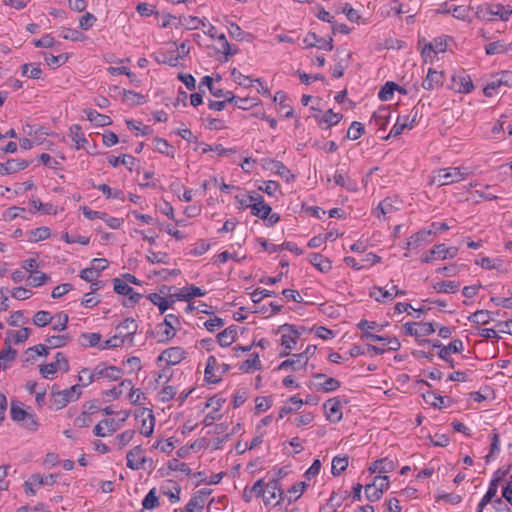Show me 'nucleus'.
<instances>
[{
	"mask_svg": "<svg viewBox=\"0 0 512 512\" xmlns=\"http://www.w3.org/2000/svg\"><path fill=\"white\" fill-rule=\"evenodd\" d=\"M83 374H88L87 381L83 383V386L86 387L90 385L95 378H107L112 381L118 380L121 378L123 371L121 368L116 366H106L105 364H99L94 368L92 372H90L88 368H83L78 376L79 381H83Z\"/></svg>",
	"mask_w": 512,
	"mask_h": 512,
	"instance_id": "obj_1",
	"label": "nucleus"
},
{
	"mask_svg": "<svg viewBox=\"0 0 512 512\" xmlns=\"http://www.w3.org/2000/svg\"><path fill=\"white\" fill-rule=\"evenodd\" d=\"M469 174V169L465 167L443 168L436 171L431 179V183L438 187L450 185L462 181Z\"/></svg>",
	"mask_w": 512,
	"mask_h": 512,
	"instance_id": "obj_2",
	"label": "nucleus"
},
{
	"mask_svg": "<svg viewBox=\"0 0 512 512\" xmlns=\"http://www.w3.org/2000/svg\"><path fill=\"white\" fill-rule=\"evenodd\" d=\"M81 387L79 384L71 386L69 389L59 391L56 386H52L51 394L56 404V409L64 408L69 402L77 400L81 395Z\"/></svg>",
	"mask_w": 512,
	"mask_h": 512,
	"instance_id": "obj_3",
	"label": "nucleus"
},
{
	"mask_svg": "<svg viewBox=\"0 0 512 512\" xmlns=\"http://www.w3.org/2000/svg\"><path fill=\"white\" fill-rule=\"evenodd\" d=\"M278 330L282 333L281 345L285 348V351L280 353V357L288 356L290 354V350L294 348L301 334L294 325L287 323L281 325Z\"/></svg>",
	"mask_w": 512,
	"mask_h": 512,
	"instance_id": "obj_4",
	"label": "nucleus"
},
{
	"mask_svg": "<svg viewBox=\"0 0 512 512\" xmlns=\"http://www.w3.org/2000/svg\"><path fill=\"white\" fill-rule=\"evenodd\" d=\"M144 450L141 445L132 448L126 455L127 466L132 470L146 469L145 463L149 462V469H154V462L151 458L143 456Z\"/></svg>",
	"mask_w": 512,
	"mask_h": 512,
	"instance_id": "obj_5",
	"label": "nucleus"
},
{
	"mask_svg": "<svg viewBox=\"0 0 512 512\" xmlns=\"http://www.w3.org/2000/svg\"><path fill=\"white\" fill-rule=\"evenodd\" d=\"M458 253L457 247H445L444 244H438L435 245L431 250L427 252V254L422 257L421 261L423 263H430L432 262L436 257H438L441 260H445L448 258H454Z\"/></svg>",
	"mask_w": 512,
	"mask_h": 512,
	"instance_id": "obj_6",
	"label": "nucleus"
},
{
	"mask_svg": "<svg viewBox=\"0 0 512 512\" xmlns=\"http://www.w3.org/2000/svg\"><path fill=\"white\" fill-rule=\"evenodd\" d=\"M179 324V318L174 314H167L164 321L158 327H165L164 330L159 332V343H166L175 336L176 326Z\"/></svg>",
	"mask_w": 512,
	"mask_h": 512,
	"instance_id": "obj_7",
	"label": "nucleus"
},
{
	"mask_svg": "<svg viewBox=\"0 0 512 512\" xmlns=\"http://www.w3.org/2000/svg\"><path fill=\"white\" fill-rule=\"evenodd\" d=\"M186 358V351L179 346L165 349L157 358V362L165 361L168 366L177 365Z\"/></svg>",
	"mask_w": 512,
	"mask_h": 512,
	"instance_id": "obj_8",
	"label": "nucleus"
},
{
	"mask_svg": "<svg viewBox=\"0 0 512 512\" xmlns=\"http://www.w3.org/2000/svg\"><path fill=\"white\" fill-rule=\"evenodd\" d=\"M250 201H253L251 206V214L262 220H266V218H268L269 214L272 212V208L270 205L264 202L263 196L257 193H252Z\"/></svg>",
	"mask_w": 512,
	"mask_h": 512,
	"instance_id": "obj_9",
	"label": "nucleus"
},
{
	"mask_svg": "<svg viewBox=\"0 0 512 512\" xmlns=\"http://www.w3.org/2000/svg\"><path fill=\"white\" fill-rule=\"evenodd\" d=\"M264 486L266 493L262 497L265 505H269L271 500L275 499L277 495L280 499L277 501L276 505L280 504L282 500L286 499V495H284L283 489L281 488L280 483H278V479H271Z\"/></svg>",
	"mask_w": 512,
	"mask_h": 512,
	"instance_id": "obj_10",
	"label": "nucleus"
},
{
	"mask_svg": "<svg viewBox=\"0 0 512 512\" xmlns=\"http://www.w3.org/2000/svg\"><path fill=\"white\" fill-rule=\"evenodd\" d=\"M211 492L212 490L206 488L199 490L186 504L185 512H201Z\"/></svg>",
	"mask_w": 512,
	"mask_h": 512,
	"instance_id": "obj_11",
	"label": "nucleus"
},
{
	"mask_svg": "<svg viewBox=\"0 0 512 512\" xmlns=\"http://www.w3.org/2000/svg\"><path fill=\"white\" fill-rule=\"evenodd\" d=\"M341 401L338 398H331L324 403L326 416L332 423H337L342 419Z\"/></svg>",
	"mask_w": 512,
	"mask_h": 512,
	"instance_id": "obj_12",
	"label": "nucleus"
},
{
	"mask_svg": "<svg viewBox=\"0 0 512 512\" xmlns=\"http://www.w3.org/2000/svg\"><path fill=\"white\" fill-rule=\"evenodd\" d=\"M392 290L394 294L390 291L384 290L382 287L374 286L370 291V297L374 298L377 302H385L386 300L392 301L397 295H405L406 292L398 289L397 286H393Z\"/></svg>",
	"mask_w": 512,
	"mask_h": 512,
	"instance_id": "obj_13",
	"label": "nucleus"
},
{
	"mask_svg": "<svg viewBox=\"0 0 512 512\" xmlns=\"http://www.w3.org/2000/svg\"><path fill=\"white\" fill-rule=\"evenodd\" d=\"M29 162L24 159H8L5 163L0 162V174L9 175L24 170Z\"/></svg>",
	"mask_w": 512,
	"mask_h": 512,
	"instance_id": "obj_14",
	"label": "nucleus"
},
{
	"mask_svg": "<svg viewBox=\"0 0 512 512\" xmlns=\"http://www.w3.org/2000/svg\"><path fill=\"white\" fill-rule=\"evenodd\" d=\"M119 425L114 419H103L95 425L93 433L97 437H105L111 435L118 430Z\"/></svg>",
	"mask_w": 512,
	"mask_h": 512,
	"instance_id": "obj_15",
	"label": "nucleus"
},
{
	"mask_svg": "<svg viewBox=\"0 0 512 512\" xmlns=\"http://www.w3.org/2000/svg\"><path fill=\"white\" fill-rule=\"evenodd\" d=\"M433 235L435 232L432 229H422L408 239L406 248H417L424 242H430Z\"/></svg>",
	"mask_w": 512,
	"mask_h": 512,
	"instance_id": "obj_16",
	"label": "nucleus"
},
{
	"mask_svg": "<svg viewBox=\"0 0 512 512\" xmlns=\"http://www.w3.org/2000/svg\"><path fill=\"white\" fill-rule=\"evenodd\" d=\"M397 467V462L385 457L378 459L372 463L369 467V471L371 474L373 473H389L392 472Z\"/></svg>",
	"mask_w": 512,
	"mask_h": 512,
	"instance_id": "obj_17",
	"label": "nucleus"
},
{
	"mask_svg": "<svg viewBox=\"0 0 512 512\" xmlns=\"http://www.w3.org/2000/svg\"><path fill=\"white\" fill-rule=\"evenodd\" d=\"M443 77L442 72L429 68L427 76L422 83V87L425 90H433L436 87H440L443 84Z\"/></svg>",
	"mask_w": 512,
	"mask_h": 512,
	"instance_id": "obj_18",
	"label": "nucleus"
},
{
	"mask_svg": "<svg viewBox=\"0 0 512 512\" xmlns=\"http://www.w3.org/2000/svg\"><path fill=\"white\" fill-rule=\"evenodd\" d=\"M453 89L459 93H470L474 89V84L469 75L463 74L452 78Z\"/></svg>",
	"mask_w": 512,
	"mask_h": 512,
	"instance_id": "obj_19",
	"label": "nucleus"
},
{
	"mask_svg": "<svg viewBox=\"0 0 512 512\" xmlns=\"http://www.w3.org/2000/svg\"><path fill=\"white\" fill-rule=\"evenodd\" d=\"M313 377L316 379H325L323 383L316 384V390L317 391H323V392H331L335 391L340 387V382L333 378V377H326L323 373H315L313 374Z\"/></svg>",
	"mask_w": 512,
	"mask_h": 512,
	"instance_id": "obj_20",
	"label": "nucleus"
},
{
	"mask_svg": "<svg viewBox=\"0 0 512 512\" xmlns=\"http://www.w3.org/2000/svg\"><path fill=\"white\" fill-rule=\"evenodd\" d=\"M307 364L303 360V356L293 354L290 358L284 360L279 364L277 370H286L290 368L292 371H297L306 368Z\"/></svg>",
	"mask_w": 512,
	"mask_h": 512,
	"instance_id": "obj_21",
	"label": "nucleus"
},
{
	"mask_svg": "<svg viewBox=\"0 0 512 512\" xmlns=\"http://www.w3.org/2000/svg\"><path fill=\"white\" fill-rule=\"evenodd\" d=\"M237 337V326L231 325L218 333L217 335V341L220 346L222 347H228L230 346Z\"/></svg>",
	"mask_w": 512,
	"mask_h": 512,
	"instance_id": "obj_22",
	"label": "nucleus"
},
{
	"mask_svg": "<svg viewBox=\"0 0 512 512\" xmlns=\"http://www.w3.org/2000/svg\"><path fill=\"white\" fill-rule=\"evenodd\" d=\"M309 262L319 271L327 273L332 269V262L319 253H311L308 256Z\"/></svg>",
	"mask_w": 512,
	"mask_h": 512,
	"instance_id": "obj_23",
	"label": "nucleus"
},
{
	"mask_svg": "<svg viewBox=\"0 0 512 512\" xmlns=\"http://www.w3.org/2000/svg\"><path fill=\"white\" fill-rule=\"evenodd\" d=\"M84 113L87 119L98 127H104L112 124V120L109 116L100 114L94 109H86Z\"/></svg>",
	"mask_w": 512,
	"mask_h": 512,
	"instance_id": "obj_24",
	"label": "nucleus"
},
{
	"mask_svg": "<svg viewBox=\"0 0 512 512\" xmlns=\"http://www.w3.org/2000/svg\"><path fill=\"white\" fill-rule=\"evenodd\" d=\"M397 202V199L386 197L379 203L378 207L374 211V214L376 215V217L381 218L382 216L384 217L386 214L398 210L399 207L395 205V203Z\"/></svg>",
	"mask_w": 512,
	"mask_h": 512,
	"instance_id": "obj_25",
	"label": "nucleus"
},
{
	"mask_svg": "<svg viewBox=\"0 0 512 512\" xmlns=\"http://www.w3.org/2000/svg\"><path fill=\"white\" fill-rule=\"evenodd\" d=\"M447 49V41L443 37L435 38L432 42L425 45L422 49V56L425 57L431 52L436 54L445 52Z\"/></svg>",
	"mask_w": 512,
	"mask_h": 512,
	"instance_id": "obj_26",
	"label": "nucleus"
},
{
	"mask_svg": "<svg viewBox=\"0 0 512 512\" xmlns=\"http://www.w3.org/2000/svg\"><path fill=\"white\" fill-rule=\"evenodd\" d=\"M49 353V347L43 344H38L33 347H29L23 357L24 363L33 362L36 356H47Z\"/></svg>",
	"mask_w": 512,
	"mask_h": 512,
	"instance_id": "obj_27",
	"label": "nucleus"
},
{
	"mask_svg": "<svg viewBox=\"0 0 512 512\" xmlns=\"http://www.w3.org/2000/svg\"><path fill=\"white\" fill-rule=\"evenodd\" d=\"M264 485V479H259L250 489L246 487L243 491V500L248 503L252 500L253 495L256 497L264 496L266 493V490H264Z\"/></svg>",
	"mask_w": 512,
	"mask_h": 512,
	"instance_id": "obj_28",
	"label": "nucleus"
},
{
	"mask_svg": "<svg viewBox=\"0 0 512 512\" xmlns=\"http://www.w3.org/2000/svg\"><path fill=\"white\" fill-rule=\"evenodd\" d=\"M485 52L487 55H495L502 53L512 54V42L509 44H505L502 41L491 42L485 46Z\"/></svg>",
	"mask_w": 512,
	"mask_h": 512,
	"instance_id": "obj_29",
	"label": "nucleus"
},
{
	"mask_svg": "<svg viewBox=\"0 0 512 512\" xmlns=\"http://www.w3.org/2000/svg\"><path fill=\"white\" fill-rule=\"evenodd\" d=\"M494 315L498 316L499 312H490L488 310H478L475 313L471 314L468 317V320L474 324L485 325L488 324L491 320H494Z\"/></svg>",
	"mask_w": 512,
	"mask_h": 512,
	"instance_id": "obj_30",
	"label": "nucleus"
},
{
	"mask_svg": "<svg viewBox=\"0 0 512 512\" xmlns=\"http://www.w3.org/2000/svg\"><path fill=\"white\" fill-rule=\"evenodd\" d=\"M390 118V112L388 108L382 107L379 108L376 112L373 113L371 122H374L375 125L379 127V129H386Z\"/></svg>",
	"mask_w": 512,
	"mask_h": 512,
	"instance_id": "obj_31",
	"label": "nucleus"
},
{
	"mask_svg": "<svg viewBox=\"0 0 512 512\" xmlns=\"http://www.w3.org/2000/svg\"><path fill=\"white\" fill-rule=\"evenodd\" d=\"M308 486H309V484L304 482V481H300V482L295 483L288 490V494L289 495H286V499L288 501V504H291L294 501L298 500L300 498V496L304 493V491L308 488Z\"/></svg>",
	"mask_w": 512,
	"mask_h": 512,
	"instance_id": "obj_32",
	"label": "nucleus"
},
{
	"mask_svg": "<svg viewBox=\"0 0 512 512\" xmlns=\"http://www.w3.org/2000/svg\"><path fill=\"white\" fill-rule=\"evenodd\" d=\"M147 298L158 307L161 314L165 313L174 303L173 299L171 301L166 300L158 293H151Z\"/></svg>",
	"mask_w": 512,
	"mask_h": 512,
	"instance_id": "obj_33",
	"label": "nucleus"
},
{
	"mask_svg": "<svg viewBox=\"0 0 512 512\" xmlns=\"http://www.w3.org/2000/svg\"><path fill=\"white\" fill-rule=\"evenodd\" d=\"M108 163L112 167H117L119 164L125 165L130 171L133 169V165L136 162V159L131 155L124 154L123 156L114 157L110 156L108 157Z\"/></svg>",
	"mask_w": 512,
	"mask_h": 512,
	"instance_id": "obj_34",
	"label": "nucleus"
},
{
	"mask_svg": "<svg viewBox=\"0 0 512 512\" xmlns=\"http://www.w3.org/2000/svg\"><path fill=\"white\" fill-rule=\"evenodd\" d=\"M460 284L456 281H441L433 285V289L438 293H456Z\"/></svg>",
	"mask_w": 512,
	"mask_h": 512,
	"instance_id": "obj_35",
	"label": "nucleus"
},
{
	"mask_svg": "<svg viewBox=\"0 0 512 512\" xmlns=\"http://www.w3.org/2000/svg\"><path fill=\"white\" fill-rule=\"evenodd\" d=\"M123 388L132 390L133 382L130 379H124L119 383L118 386H114L112 389L105 391L103 394L113 399H117L123 393Z\"/></svg>",
	"mask_w": 512,
	"mask_h": 512,
	"instance_id": "obj_36",
	"label": "nucleus"
},
{
	"mask_svg": "<svg viewBox=\"0 0 512 512\" xmlns=\"http://www.w3.org/2000/svg\"><path fill=\"white\" fill-rule=\"evenodd\" d=\"M21 72L23 76L29 77L31 79H40L42 76V70L40 68V63L33 64H23L21 66Z\"/></svg>",
	"mask_w": 512,
	"mask_h": 512,
	"instance_id": "obj_37",
	"label": "nucleus"
},
{
	"mask_svg": "<svg viewBox=\"0 0 512 512\" xmlns=\"http://www.w3.org/2000/svg\"><path fill=\"white\" fill-rule=\"evenodd\" d=\"M398 89V84L392 81L386 82L378 93V97L381 101H389L392 99L394 92Z\"/></svg>",
	"mask_w": 512,
	"mask_h": 512,
	"instance_id": "obj_38",
	"label": "nucleus"
},
{
	"mask_svg": "<svg viewBox=\"0 0 512 512\" xmlns=\"http://www.w3.org/2000/svg\"><path fill=\"white\" fill-rule=\"evenodd\" d=\"M21 405L22 404L18 401L11 402L10 416L11 419L15 422H21L22 420H25L29 414L21 407Z\"/></svg>",
	"mask_w": 512,
	"mask_h": 512,
	"instance_id": "obj_39",
	"label": "nucleus"
},
{
	"mask_svg": "<svg viewBox=\"0 0 512 512\" xmlns=\"http://www.w3.org/2000/svg\"><path fill=\"white\" fill-rule=\"evenodd\" d=\"M70 135L72 141L76 144V149H80L84 146V143L87 142L84 134L82 133V128L78 124H74L70 127Z\"/></svg>",
	"mask_w": 512,
	"mask_h": 512,
	"instance_id": "obj_40",
	"label": "nucleus"
},
{
	"mask_svg": "<svg viewBox=\"0 0 512 512\" xmlns=\"http://www.w3.org/2000/svg\"><path fill=\"white\" fill-rule=\"evenodd\" d=\"M17 356V351L12 347L2 349L0 352V370H6L9 367V362H12Z\"/></svg>",
	"mask_w": 512,
	"mask_h": 512,
	"instance_id": "obj_41",
	"label": "nucleus"
},
{
	"mask_svg": "<svg viewBox=\"0 0 512 512\" xmlns=\"http://www.w3.org/2000/svg\"><path fill=\"white\" fill-rule=\"evenodd\" d=\"M511 465H508L506 468H499L493 475L492 480L490 481L488 489H492L497 494L498 486L502 479L510 472Z\"/></svg>",
	"mask_w": 512,
	"mask_h": 512,
	"instance_id": "obj_42",
	"label": "nucleus"
},
{
	"mask_svg": "<svg viewBox=\"0 0 512 512\" xmlns=\"http://www.w3.org/2000/svg\"><path fill=\"white\" fill-rule=\"evenodd\" d=\"M351 53H346L345 58L336 59V64L333 67L332 75L334 78H341L344 74V70L348 67L351 58Z\"/></svg>",
	"mask_w": 512,
	"mask_h": 512,
	"instance_id": "obj_43",
	"label": "nucleus"
},
{
	"mask_svg": "<svg viewBox=\"0 0 512 512\" xmlns=\"http://www.w3.org/2000/svg\"><path fill=\"white\" fill-rule=\"evenodd\" d=\"M50 236V229L48 227L42 226L35 228L29 232L28 241L30 242H38L41 240H45Z\"/></svg>",
	"mask_w": 512,
	"mask_h": 512,
	"instance_id": "obj_44",
	"label": "nucleus"
},
{
	"mask_svg": "<svg viewBox=\"0 0 512 512\" xmlns=\"http://www.w3.org/2000/svg\"><path fill=\"white\" fill-rule=\"evenodd\" d=\"M487 13L490 16H498L501 20L507 21L512 13V10L505 9L501 4L491 5L487 9Z\"/></svg>",
	"mask_w": 512,
	"mask_h": 512,
	"instance_id": "obj_45",
	"label": "nucleus"
},
{
	"mask_svg": "<svg viewBox=\"0 0 512 512\" xmlns=\"http://www.w3.org/2000/svg\"><path fill=\"white\" fill-rule=\"evenodd\" d=\"M53 319L54 317L48 311L41 310L34 314L32 321L34 325L44 327L50 324Z\"/></svg>",
	"mask_w": 512,
	"mask_h": 512,
	"instance_id": "obj_46",
	"label": "nucleus"
},
{
	"mask_svg": "<svg viewBox=\"0 0 512 512\" xmlns=\"http://www.w3.org/2000/svg\"><path fill=\"white\" fill-rule=\"evenodd\" d=\"M348 467V457L336 456L332 460L331 472L334 476H339Z\"/></svg>",
	"mask_w": 512,
	"mask_h": 512,
	"instance_id": "obj_47",
	"label": "nucleus"
},
{
	"mask_svg": "<svg viewBox=\"0 0 512 512\" xmlns=\"http://www.w3.org/2000/svg\"><path fill=\"white\" fill-rule=\"evenodd\" d=\"M423 398L426 403L435 408L442 409L443 407H446L445 398L440 395H436L433 392L424 393Z\"/></svg>",
	"mask_w": 512,
	"mask_h": 512,
	"instance_id": "obj_48",
	"label": "nucleus"
},
{
	"mask_svg": "<svg viewBox=\"0 0 512 512\" xmlns=\"http://www.w3.org/2000/svg\"><path fill=\"white\" fill-rule=\"evenodd\" d=\"M252 369H255V370L261 369V362L259 360V354L258 353H253L251 355V358L245 360L240 365V370H242L244 372H249Z\"/></svg>",
	"mask_w": 512,
	"mask_h": 512,
	"instance_id": "obj_49",
	"label": "nucleus"
},
{
	"mask_svg": "<svg viewBox=\"0 0 512 512\" xmlns=\"http://www.w3.org/2000/svg\"><path fill=\"white\" fill-rule=\"evenodd\" d=\"M343 118V115L340 113H334L332 109H329L326 111V113L323 115L321 120L319 121V125L322 123L327 124V128L337 125L341 119Z\"/></svg>",
	"mask_w": 512,
	"mask_h": 512,
	"instance_id": "obj_50",
	"label": "nucleus"
},
{
	"mask_svg": "<svg viewBox=\"0 0 512 512\" xmlns=\"http://www.w3.org/2000/svg\"><path fill=\"white\" fill-rule=\"evenodd\" d=\"M71 337L69 335H53L46 338V343L49 345V348H60L65 346Z\"/></svg>",
	"mask_w": 512,
	"mask_h": 512,
	"instance_id": "obj_51",
	"label": "nucleus"
},
{
	"mask_svg": "<svg viewBox=\"0 0 512 512\" xmlns=\"http://www.w3.org/2000/svg\"><path fill=\"white\" fill-rule=\"evenodd\" d=\"M68 54L62 53L57 56L53 54H45V61L51 68H57L66 63L68 60Z\"/></svg>",
	"mask_w": 512,
	"mask_h": 512,
	"instance_id": "obj_52",
	"label": "nucleus"
},
{
	"mask_svg": "<svg viewBox=\"0 0 512 512\" xmlns=\"http://www.w3.org/2000/svg\"><path fill=\"white\" fill-rule=\"evenodd\" d=\"M30 334H31V329L27 328V327H24V328L20 329L19 331L9 330L7 332V336H9L10 338L13 337V341L15 344H20V343L25 342L29 338Z\"/></svg>",
	"mask_w": 512,
	"mask_h": 512,
	"instance_id": "obj_53",
	"label": "nucleus"
},
{
	"mask_svg": "<svg viewBox=\"0 0 512 512\" xmlns=\"http://www.w3.org/2000/svg\"><path fill=\"white\" fill-rule=\"evenodd\" d=\"M287 99V94L282 91H278L274 95V101L278 102L283 109H286L285 117L291 118L294 115V110L291 106L286 104Z\"/></svg>",
	"mask_w": 512,
	"mask_h": 512,
	"instance_id": "obj_54",
	"label": "nucleus"
},
{
	"mask_svg": "<svg viewBox=\"0 0 512 512\" xmlns=\"http://www.w3.org/2000/svg\"><path fill=\"white\" fill-rule=\"evenodd\" d=\"M231 76L233 77L235 82H237L239 85L244 86V87L251 86L252 82L254 81L250 76L243 75L236 68H233L231 70ZM255 81L262 85L260 79H256Z\"/></svg>",
	"mask_w": 512,
	"mask_h": 512,
	"instance_id": "obj_55",
	"label": "nucleus"
},
{
	"mask_svg": "<svg viewBox=\"0 0 512 512\" xmlns=\"http://www.w3.org/2000/svg\"><path fill=\"white\" fill-rule=\"evenodd\" d=\"M364 132V125L358 121H354L348 128L346 137L350 140H357L364 134Z\"/></svg>",
	"mask_w": 512,
	"mask_h": 512,
	"instance_id": "obj_56",
	"label": "nucleus"
},
{
	"mask_svg": "<svg viewBox=\"0 0 512 512\" xmlns=\"http://www.w3.org/2000/svg\"><path fill=\"white\" fill-rule=\"evenodd\" d=\"M383 493L381 488H376V483L367 484L365 486V496L370 502H376L381 499Z\"/></svg>",
	"mask_w": 512,
	"mask_h": 512,
	"instance_id": "obj_57",
	"label": "nucleus"
},
{
	"mask_svg": "<svg viewBox=\"0 0 512 512\" xmlns=\"http://www.w3.org/2000/svg\"><path fill=\"white\" fill-rule=\"evenodd\" d=\"M289 401L295 405V407H292V405H289V406H283L280 411H279V418H283L285 415L293 412V411H298L302 405H303V400L300 399L298 396H292Z\"/></svg>",
	"mask_w": 512,
	"mask_h": 512,
	"instance_id": "obj_58",
	"label": "nucleus"
},
{
	"mask_svg": "<svg viewBox=\"0 0 512 512\" xmlns=\"http://www.w3.org/2000/svg\"><path fill=\"white\" fill-rule=\"evenodd\" d=\"M272 172L279 175L287 183H290L295 178L291 171L281 161H278L277 164H274V169L272 170Z\"/></svg>",
	"mask_w": 512,
	"mask_h": 512,
	"instance_id": "obj_59",
	"label": "nucleus"
},
{
	"mask_svg": "<svg viewBox=\"0 0 512 512\" xmlns=\"http://www.w3.org/2000/svg\"><path fill=\"white\" fill-rule=\"evenodd\" d=\"M228 32L230 37L235 39L236 41H244L247 37H251L252 35L244 32L240 26L234 22H231L228 28Z\"/></svg>",
	"mask_w": 512,
	"mask_h": 512,
	"instance_id": "obj_60",
	"label": "nucleus"
},
{
	"mask_svg": "<svg viewBox=\"0 0 512 512\" xmlns=\"http://www.w3.org/2000/svg\"><path fill=\"white\" fill-rule=\"evenodd\" d=\"M142 505H143V508L147 509V510H152V509H154V508L159 506V500H158V497L156 495V489L155 488H152L147 493V495L145 496V498L142 501Z\"/></svg>",
	"mask_w": 512,
	"mask_h": 512,
	"instance_id": "obj_61",
	"label": "nucleus"
},
{
	"mask_svg": "<svg viewBox=\"0 0 512 512\" xmlns=\"http://www.w3.org/2000/svg\"><path fill=\"white\" fill-rule=\"evenodd\" d=\"M216 366H217V359L215 358V356H209L207 359L206 367H205V380L208 383L215 384V383L220 382V380H221L220 378H212V376H209V373L214 371Z\"/></svg>",
	"mask_w": 512,
	"mask_h": 512,
	"instance_id": "obj_62",
	"label": "nucleus"
},
{
	"mask_svg": "<svg viewBox=\"0 0 512 512\" xmlns=\"http://www.w3.org/2000/svg\"><path fill=\"white\" fill-rule=\"evenodd\" d=\"M60 36L63 39L71 41H83L86 38L83 33L71 28H62V34Z\"/></svg>",
	"mask_w": 512,
	"mask_h": 512,
	"instance_id": "obj_63",
	"label": "nucleus"
},
{
	"mask_svg": "<svg viewBox=\"0 0 512 512\" xmlns=\"http://www.w3.org/2000/svg\"><path fill=\"white\" fill-rule=\"evenodd\" d=\"M114 291L119 295L127 296L133 292V288L119 278L113 279Z\"/></svg>",
	"mask_w": 512,
	"mask_h": 512,
	"instance_id": "obj_64",
	"label": "nucleus"
}]
</instances>
